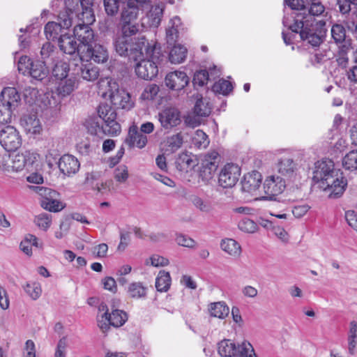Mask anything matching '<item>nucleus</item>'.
Segmentation results:
<instances>
[{
	"mask_svg": "<svg viewBox=\"0 0 357 357\" xmlns=\"http://www.w3.org/2000/svg\"><path fill=\"white\" fill-rule=\"evenodd\" d=\"M139 31V24L137 23L120 22V33L117 37L138 40L139 37H144L139 34L137 35Z\"/></svg>",
	"mask_w": 357,
	"mask_h": 357,
	"instance_id": "nucleus-33",
	"label": "nucleus"
},
{
	"mask_svg": "<svg viewBox=\"0 0 357 357\" xmlns=\"http://www.w3.org/2000/svg\"><path fill=\"white\" fill-rule=\"evenodd\" d=\"M106 320H107L112 326L119 328L122 326L127 321L128 314L123 310L112 309V312Z\"/></svg>",
	"mask_w": 357,
	"mask_h": 357,
	"instance_id": "nucleus-36",
	"label": "nucleus"
},
{
	"mask_svg": "<svg viewBox=\"0 0 357 357\" xmlns=\"http://www.w3.org/2000/svg\"><path fill=\"white\" fill-rule=\"evenodd\" d=\"M210 80V74L206 70H201L195 73L193 77L195 86H203Z\"/></svg>",
	"mask_w": 357,
	"mask_h": 357,
	"instance_id": "nucleus-53",
	"label": "nucleus"
},
{
	"mask_svg": "<svg viewBox=\"0 0 357 357\" xmlns=\"http://www.w3.org/2000/svg\"><path fill=\"white\" fill-rule=\"evenodd\" d=\"M147 137L138 131L136 126L130 128L128 137L126 139V142L130 147L137 146L139 149L144 148L147 144Z\"/></svg>",
	"mask_w": 357,
	"mask_h": 357,
	"instance_id": "nucleus-29",
	"label": "nucleus"
},
{
	"mask_svg": "<svg viewBox=\"0 0 357 357\" xmlns=\"http://www.w3.org/2000/svg\"><path fill=\"white\" fill-rule=\"evenodd\" d=\"M129 176L128 167L126 165H120L114 170V178L119 183H124Z\"/></svg>",
	"mask_w": 357,
	"mask_h": 357,
	"instance_id": "nucleus-57",
	"label": "nucleus"
},
{
	"mask_svg": "<svg viewBox=\"0 0 357 357\" xmlns=\"http://www.w3.org/2000/svg\"><path fill=\"white\" fill-rule=\"evenodd\" d=\"M159 92V86L155 84H149L141 94L143 100H153Z\"/></svg>",
	"mask_w": 357,
	"mask_h": 357,
	"instance_id": "nucleus-54",
	"label": "nucleus"
},
{
	"mask_svg": "<svg viewBox=\"0 0 357 357\" xmlns=\"http://www.w3.org/2000/svg\"><path fill=\"white\" fill-rule=\"evenodd\" d=\"M195 144L198 147H206L209 144L208 135L201 130L196 132V137L194 139Z\"/></svg>",
	"mask_w": 357,
	"mask_h": 357,
	"instance_id": "nucleus-59",
	"label": "nucleus"
},
{
	"mask_svg": "<svg viewBox=\"0 0 357 357\" xmlns=\"http://www.w3.org/2000/svg\"><path fill=\"white\" fill-rule=\"evenodd\" d=\"M128 294L133 298H144L146 295V288L140 282H133L129 285Z\"/></svg>",
	"mask_w": 357,
	"mask_h": 357,
	"instance_id": "nucleus-46",
	"label": "nucleus"
},
{
	"mask_svg": "<svg viewBox=\"0 0 357 357\" xmlns=\"http://www.w3.org/2000/svg\"><path fill=\"white\" fill-rule=\"evenodd\" d=\"M50 66L52 67V75L56 79H61L68 76L69 66L67 63L59 59L55 63Z\"/></svg>",
	"mask_w": 357,
	"mask_h": 357,
	"instance_id": "nucleus-39",
	"label": "nucleus"
},
{
	"mask_svg": "<svg viewBox=\"0 0 357 357\" xmlns=\"http://www.w3.org/2000/svg\"><path fill=\"white\" fill-rule=\"evenodd\" d=\"M346 76L351 84H357V65H354L347 70Z\"/></svg>",
	"mask_w": 357,
	"mask_h": 357,
	"instance_id": "nucleus-64",
	"label": "nucleus"
},
{
	"mask_svg": "<svg viewBox=\"0 0 357 357\" xmlns=\"http://www.w3.org/2000/svg\"><path fill=\"white\" fill-rule=\"evenodd\" d=\"M21 124L27 133L36 135L42 131V125L36 114L24 115L21 119Z\"/></svg>",
	"mask_w": 357,
	"mask_h": 357,
	"instance_id": "nucleus-27",
	"label": "nucleus"
},
{
	"mask_svg": "<svg viewBox=\"0 0 357 357\" xmlns=\"http://www.w3.org/2000/svg\"><path fill=\"white\" fill-rule=\"evenodd\" d=\"M192 200L193 204L200 211L204 212H208L210 211V205L204 202V200L202 198L195 196L192 198Z\"/></svg>",
	"mask_w": 357,
	"mask_h": 357,
	"instance_id": "nucleus-63",
	"label": "nucleus"
},
{
	"mask_svg": "<svg viewBox=\"0 0 357 357\" xmlns=\"http://www.w3.org/2000/svg\"><path fill=\"white\" fill-rule=\"evenodd\" d=\"M81 52V60L82 61H93L95 63H104L107 62L109 54L107 49L95 42L89 47L82 46L79 49Z\"/></svg>",
	"mask_w": 357,
	"mask_h": 357,
	"instance_id": "nucleus-10",
	"label": "nucleus"
},
{
	"mask_svg": "<svg viewBox=\"0 0 357 357\" xmlns=\"http://www.w3.org/2000/svg\"><path fill=\"white\" fill-rule=\"evenodd\" d=\"M284 3L292 10L289 15H285L284 17H290L294 12L306 11V5L304 0H284Z\"/></svg>",
	"mask_w": 357,
	"mask_h": 357,
	"instance_id": "nucleus-51",
	"label": "nucleus"
},
{
	"mask_svg": "<svg viewBox=\"0 0 357 357\" xmlns=\"http://www.w3.org/2000/svg\"><path fill=\"white\" fill-rule=\"evenodd\" d=\"M109 97L112 104L116 109L130 110L134 106L130 93L124 89H117L110 93Z\"/></svg>",
	"mask_w": 357,
	"mask_h": 357,
	"instance_id": "nucleus-17",
	"label": "nucleus"
},
{
	"mask_svg": "<svg viewBox=\"0 0 357 357\" xmlns=\"http://www.w3.org/2000/svg\"><path fill=\"white\" fill-rule=\"evenodd\" d=\"M357 338V322L352 321L350 323V328L348 336V349L350 354H354L356 346Z\"/></svg>",
	"mask_w": 357,
	"mask_h": 357,
	"instance_id": "nucleus-45",
	"label": "nucleus"
},
{
	"mask_svg": "<svg viewBox=\"0 0 357 357\" xmlns=\"http://www.w3.org/2000/svg\"><path fill=\"white\" fill-rule=\"evenodd\" d=\"M75 71L77 75L88 82L96 80L100 75L99 68L95 66L91 63L86 64L82 63L80 66L77 65Z\"/></svg>",
	"mask_w": 357,
	"mask_h": 357,
	"instance_id": "nucleus-23",
	"label": "nucleus"
},
{
	"mask_svg": "<svg viewBox=\"0 0 357 357\" xmlns=\"http://www.w3.org/2000/svg\"><path fill=\"white\" fill-rule=\"evenodd\" d=\"M332 39L337 48L344 46H351V39L347 36L344 26L340 24H334L331 29Z\"/></svg>",
	"mask_w": 357,
	"mask_h": 357,
	"instance_id": "nucleus-24",
	"label": "nucleus"
},
{
	"mask_svg": "<svg viewBox=\"0 0 357 357\" xmlns=\"http://www.w3.org/2000/svg\"><path fill=\"white\" fill-rule=\"evenodd\" d=\"M42 62L48 66L55 63L59 59V52L57 48L50 42L44 43L40 50Z\"/></svg>",
	"mask_w": 357,
	"mask_h": 357,
	"instance_id": "nucleus-28",
	"label": "nucleus"
},
{
	"mask_svg": "<svg viewBox=\"0 0 357 357\" xmlns=\"http://www.w3.org/2000/svg\"><path fill=\"white\" fill-rule=\"evenodd\" d=\"M145 1L146 0H128L123 8L120 22L136 23L135 21L139 14L138 4Z\"/></svg>",
	"mask_w": 357,
	"mask_h": 357,
	"instance_id": "nucleus-21",
	"label": "nucleus"
},
{
	"mask_svg": "<svg viewBox=\"0 0 357 357\" xmlns=\"http://www.w3.org/2000/svg\"><path fill=\"white\" fill-rule=\"evenodd\" d=\"M47 64L40 61H31L28 75L37 81H42L45 79L49 74Z\"/></svg>",
	"mask_w": 357,
	"mask_h": 357,
	"instance_id": "nucleus-31",
	"label": "nucleus"
},
{
	"mask_svg": "<svg viewBox=\"0 0 357 357\" xmlns=\"http://www.w3.org/2000/svg\"><path fill=\"white\" fill-rule=\"evenodd\" d=\"M147 43H149L145 37H139L138 40L116 37L114 41V46L116 53L121 56L137 61L139 59L144 56L142 50L146 49Z\"/></svg>",
	"mask_w": 357,
	"mask_h": 357,
	"instance_id": "nucleus-3",
	"label": "nucleus"
},
{
	"mask_svg": "<svg viewBox=\"0 0 357 357\" xmlns=\"http://www.w3.org/2000/svg\"><path fill=\"white\" fill-rule=\"evenodd\" d=\"M176 241L179 245L187 248H193L195 244L192 238L183 234H178L176 236Z\"/></svg>",
	"mask_w": 357,
	"mask_h": 357,
	"instance_id": "nucleus-60",
	"label": "nucleus"
},
{
	"mask_svg": "<svg viewBox=\"0 0 357 357\" xmlns=\"http://www.w3.org/2000/svg\"><path fill=\"white\" fill-rule=\"evenodd\" d=\"M165 82L169 89L181 91L189 84L190 78L185 72L176 70L169 73L165 77Z\"/></svg>",
	"mask_w": 357,
	"mask_h": 357,
	"instance_id": "nucleus-16",
	"label": "nucleus"
},
{
	"mask_svg": "<svg viewBox=\"0 0 357 357\" xmlns=\"http://www.w3.org/2000/svg\"><path fill=\"white\" fill-rule=\"evenodd\" d=\"M345 219L348 225L357 231V213L352 210L346 211Z\"/></svg>",
	"mask_w": 357,
	"mask_h": 357,
	"instance_id": "nucleus-61",
	"label": "nucleus"
},
{
	"mask_svg": "<svg viewBox=\"0 0 357 357\" xmlns=\"http://www.w3.org/2000/svg\"><path fill=\"white\" fill-rule=\"evenodd\" d=\"M66 339L65 337L61 338L57 344L54 357H66Z\"/></svg>",
	"mask_w": 357,
	"mask_h": 357,
	"instance_id": "nucleus-62",
	"label": "nucleus"
},
{
	"mask_svg": "<svg viewBox=\"0 0 357 357\" xmlns=\"http://www.w3.org/2000/svg\"><path fill=\"white\" fill-rule=\"evenodd\" d=\"M77 86V81L75 77L60 79L56 87V92L61 98L69 96Z\"/></svg>",
	"mask_w": 357,
	"mask_h": 357,
	"instance_id": "nucleus-32",
	"label": "nucleus"
},
{
	"mask_svg": "<svg viewBox=\"0 0 357 357\" xmlns=\"http://www.w3.org/2000/svg\"><path fill=\"white\" fill-rule=\"evenodd\" d=\"M277 169L280 176L290 178L294 175L297 165L290 157L282 156L278 161Z\"/></svg>",
	"mask_w": 357,
	"mask_h": 357,
	"instance_id": "nucleus-26",
	"label": "nucleus"
},
{
	"mask_svg": "<svg viewBox=\"0 0 357 357\" xmlns=\"http://www.w3.org/2000/svg\"><path fill=\"white\" fill-rule=\"evenodd\" d=\"M335 175L334 174L332 176L329 177L326 184L320 185V188L324 190H331L330 197L333 198H337L342 196L347 185V179L342 176L339 177L337 172H335Z\"/></svg>",
	"mask_w": 357,
	"mask_h": 357,
	"instance_id": "nucleus-15",
	"label": "nucleus"
},
{
	"mask_svg": "<svg viewBox=\"0 0 357 357\" xmlns=\"http://www.w3.org/2000/svg\"><path fill=\"white\" fill-rule=\"evenodd\" d=\"M175 165L179 171L188 172V170L193 169L197 165V162L192 153L183 152L178 155Z\"/></svg>",
	"mask_w": 357,
	"mask_h": 357,
	"instance_id": "nucleus-30",
	"label": "nucleus"
},
{
	"mask_svg": "<svg viewBox=\"0 0 357 357\" xmlns=\"http://www.w3.org/2000/svg\"><path fill=\"white\" fill-rule=\"evenodd\" d=\"M20 102V96L14 87H6L3 89L0 95V122L10 123L13 111Z\"/></svg>",
	"mask_w": 357,
	"mask_h": 357,
	"instance_id": "nucleus-4",
	"label": "nucleus"
},
{
	"mask_svg": "<svg viewBox=\"0 0 357 357\" xmlns=\"http://www.w3.org/2000/svg\"><path fill=\"white\" fill-rule=\"evenodd\" d=\"M73 13L71 10L61 12L58 15V22H49L44 28V32L47 40H58L61 34H66L73 24Z\"/></svg>",
	"mask_w": 357,
	"mask_h": 357,
	"instance_id": "nucleus-6",
	"label": "nucleus"
},
{
	"mask_svg": "<svg viewBox=\"0 0 357 357\" xmlns=\"http://www.w3.org/2000/svg\"><path fill=\"white\" fill-rule=\"evenodd\" d=\"M164 56L160 52V47L156 43H147L144 56L136 61L135 70L136 75L146 80H151L158 73V65L162 61Z\"/></svg>",
	"mask_w": 357,
	"mask_h": 357,
	"instance_id": "nucleus-2",
	"label": "nucleus"
},
{
	"mask_svg": "<svg viewBox=\"0 0 357 357\" xmlns=\"http://www.w3.org/2000/svg\"><path fill=\"white\" fill-rule=\"evenodd\" d=\"M163 16V8L159 6H156L150 11L149 18L151 22V26L158 27L161 22Z\"/></svg>",
	"mask_w": 357,
	"mask_h": 357,
	"instance_id": "nucleus-52",
	"label": "nucleus"
},
{
	"mask_svg": "<svg viewBox=\"0 0 357 357\" xmlns=\"http://www.w3.org/2000/svg\"><path fill=\"white\" fill-rule=\"evenodd\" d=\"M51 215L47 213H41L36 217L35 222L40 229L46 231L51 225Z\"/></svg>",
	"mask_w": 357,
	"mask_h": 357,
	"instance_id": "nucleus-55",
	"label": "nucleus"
},
{
	"mask_svg": "<svg viewBox=\"0 0 357 357\" xmlns=\"http://www.w3.org/2000/svg\"><path fill=\"white\" fill-rule=\"evenodd\" d=\"M31 61L27 56H22L17 63V69L19 73L22 75H28Z\"/></svg>",
	"mask_w": 357,
	"mask_h": 357,
	"instance_id": "nucleus-58",
	"label": "nucleus"
},
{
	"mask_svg": "<svg viewBox=\"0 0 357 357\" xmlns=\"http://www.w3.org/2000/svg\"><path fill=\"white\" fill-rule=\"evenodd\" d=\"M308 13L294 12L290 17H284L282 20L284 26L287 27L291 33L282 32V39L286 45L293 43L295 33H298L301 40L307 42L312 47H319L324 41L326 36V23L324 21H316L314 16L321 15L325 10L324 6L319 1L311 3Z\"/></svg>",
	"mask_w": 357,
	"mask_h": 357,
	"instance_id": "nucleus-1",
	"label": "nucleus"
},
{
	"mask_svg": "<svg viewBox=\"0 0 357 357\" xmlns=\"http://www.w3.org/2000/svg\"><path fill=\"white\" fill-rule=\"evenodd\" d=\"M262 176L257 171H252L243 176L241 181L242 190L243 192L252 194L260 186Z\"/></svg>",
	"mask_w": 357,
	"mask_h": 357,
	"instance_id": "nucleus-22",
	"label": "nucleus"
},
{
	"mask_svg": "<svg viewBox=\"0 0 357 357\" xmlns=\"http://www.w3.org/2000/svg\"><path fill=\"white\" fill-rule=\"evenodd\" d=\"M212 90L215 93L227 96L233 91V85L229 81L221 79L213 85Z\"/></svg>",
	"mask_w": 357,
	"mask_h": 357,
	"instance_id": "nucleus-42",
	"label": "nucleus"
},
{
	"mask_svg": "<svg viewBox=\"0 0 357 357\" xmlns=\"http://www.w3.org/2000/svg\"><path fill=\"white\" fill-rule=\"evenodd\" d=\"M241 175V168L233 163H227L221 169L218 183L224 188H231L236 185Z\"/></svg>",
	"mask_w": 357,
	"mask_h": 357,
	"instance_id": "nucleus-12",
	"label": "nucleus"
},
{
	"mask_svg": "<svg viewBox=\"0 0 357 357\" xmlns=\"http://www.w3.org/2000/svg\"><path fill=\"white\" fill-rule=\"evenodd\" d=\"M187 48L183 45H174L169 54V60L172 63L178 64L183 63L187 56Z\"/></svg>",
	"mask_w": 357,
	"mask_h": 357,
	"instance_id": "nucleus-34",
	"label": "nucleus"
},
{
	"mask_svg": "<svg viewBox=\"0 0 357 357\" xmlns=\"http://www.w3.org/2000/svg\"><path fill=\"white\" fill-rule=\"evenodd\" d=\"M22 143L21 135L14 126L7 125L0 129V144L6 151H15Z\"/></svg>",
	"mask_w": 357,
	"mask_h": 357,
	"instance_id": "nucleus-9",
	"label": "nucleus"
},
{
	"mask_svg": "<svg viewBox=\"0 0 357 357\" xmlns=\"http://www.w3.org/2000/svg\"><path fill=\"white\" fill-rule=\"evenodd\" d=\"M58 44L60 50L65 54H73L77 53L81 59L80 45L68 33L61 34L59 38Z\"/></svg>",
	"mask_w": 357,
	"mask_h": 357,
	"instance_id": "nucleus-25",
	"label": "nucleus"
},
{
	"mask_svg": "<svg viewBox=\"0 0 357 357\" xmlns=\"http://www.w3.org/2000/svg\"><path fill=\"white\" fill-rule=\"evenodd\" d=\"M218 351L222 357H258L252 345L246 340L236 345L231 340L225 339L218 343Z\"/></svg>",
	"mask_w": 357,
	"mask_h": 357,
	"instance_id": "nucleus-5",
	"label": "nucleus"
},
{
	"mask_svg": "<svg viewBox=\"0 0 357 357\" xmlns=\"http://www.w3.org/2000/svg\"><path fill=\"white\" fill-rule=\"evenodd\" d=\"M121 0H103L104 8L107 15H116L120 8Z\"/></svg>",
	"mask_w": 357,
	"mask_h": 357,
	"instance_id": "nucleus-49",
	"label": "nucleus"
},
{
	"mask_svg": "<svg viewBox=\"0 0 357 357\" xmlns=\"http://www.w3.org/2000/svg\"><path fill=\"white\" fill-rule=\"evenodd\" d=\"M220 246L222 250L231 256H239L241 252V248L239 243L231 238L222 240Z\"/></svg>",
	"mask_w": 357,
	"mask_h": 357,
	"instance_id": "nucleus-38",
	"label": "nucleus"
},
{
	"mask_svg": "<svg viewBox=\"0 0 357 357\" xmlns=\"http://www.w3.org/2000/svg\"><path fill=\"white\" fill-rule=\"evenodd\" d=\"M41 206L43 208L51 212H59L64 208L63 203L59 201L56 197L54 199L43 198Z\"/></svg>",
	"mask_w": 357,
	"mask_h": 357,
	"instance_id": "nucleus-43",
	"label": "nucleus"
},
{
	"mask_svg": "<svg viewBox=\"0 0 357 357\" xmlns=\"http://www.w3.org/2000/svg\"><path fill=\"white\" fill-rule=\"evenodd\" d=\"M98 114L104 121L103 131L110 135H117L121 132V125L116 121V112L107 104H100L98 107Z\"/></svg>",
	"mask_w": 357,
	"mask_h": 357,
	"instance_id": "nucleus-8",
	"label": "nucleus"
},
{
	"mask_svg": "<svg viewBox=\"0 0 357 357\" xmlns=\"http://www.w3.org/2000/svg\"><path fill=\"white\" fill-rule=\"evenodd\" d=\"M286 187L284 178L280 176H271L264 183L266 198L269 200H275V197L280 195Z\"/></svg>",
	"mask_w": 357,
	"mask_h": 357,
	"instance_id": "nucleus-13",
	"label": "nucleus"
},
{
	"mask_svg": "<svg viewBox=\"0 0 357 357\" xmlns=\"http://www.w3.org/2000/svg\"><path fill=\"white\" fill-rule=\"evenodd\" d=\"M24 289L33 300L38 299L42 292L40 284L36 282L26 283L24 287Z\"/></svg>",
	"mask_w": 357,
	"mask_h": 357,
	"instance_id": "nucleus-50",
	"label": "nucleus"
},
{
	"mask_svg": "<svg viewBox=\"0 0 357 357\" xmlns=\"http://www.w3.org/2000/svg\"><path fill=\"white\" fill-rule=\"evenodd\" d=\"M238 227L242 231L252 234L257 231L259 227L252 220L248 218L241 219L238 224Z\"/></svg>",
	"mask_w": 357,
	"mask_h": 357,
	"instance_id": "nucleus-48",
	"label": "nucleus"
},
{
	"mask_svg": "<svg viewBox=\"0 0 357 357\" xmlns=\"http://www.w3.org/2000/svg\"><path fill=\"white\" fill-rule=\"evenodd\" d=\"M171 276L169 272L160 271L155 279V288L160 292H167L171 286Z\"/></svg>",
	"mask_w": 357,
	"mask_h": 357,
	"instance_id": "nucleus-35",
	"label": "nucleus"
},
{
	"mask_svg": "<svg viewBox=\"0 0 357 357\" xmlns=\"http://www.w3.org/2000/svg\"><path fill=\"white\" fill-rule=\"evenodd\" d=\"M220 158V154L215 150L208 151L202 156L199 176L204 183H209L213 178Z\"/></svg>",
	"mask_w": 357,
	"mask_h": 357,
	"instance_id": "nucleus-7",
	"label": "nucleus"
},
{
	"mask_svg": "<svg viewBox=\"0 0 357 357\" xmlns=\"http://www.w3.org/2000/svg\"><path fill=\"white\" fill-rule=\"evenodd\" d=\"M58 167L64 176H71L79 171L80 164L75 156L65 154L60 158Z\"/></svg>",
	"mask_w": 357,
	"mask_h": 357,
	"instance_id": "nucleus-20",
	"label": "nucleus"
},
{
	"mask_svg": "<svg viewBox=\"0 0 357 357\" xmlns=\"http://www.w3.org/2000/svg\"><path fill=\"white\" fill-rule=\"evenodd\" d=\"M208 310L211 317L221 319L227 317L229 312V307L222 301L211 303Z\"/></svg>",
	"mask_w": 357,
	"mask_h": 357,
	"instance_id": "nucleus-37",
	"label": "nucleus"
},
{
	"mask_svg": "<svg viewBox=\"0 0 357 357\" xmlns=\"http://www.w3.org/2000/svg\"><path fill=\"white\" fill-rule=\"evenodd\" d=\"M342 165L348 170L357 169V149L352 150L345 155L342 159Z\"/></svg>",
	"mask_w": 357,
	"mask_h": 357,
	"instance_id": "nucleus-44",
	"label": "nucleus"
},
{
	"mask_svg": "<svg viewBox=\"0 0 357 357\" xmlns=\"http://www.w3.org/2000/svg\"><path fill=\"white\" fill-rule=\"evenodd\" d=\"M183 143V137L181 132L168 137L166 141L167 151L174 153L182 146Z\"/></svg>",
	"mask_w": 357,
	"mask_h": 357,
	"instance_id": "nucleus-41",
	"label": "nucleus"
},
{
	"mask_svg": "<svg viewBox=\"0 0 357 357\" xmlns=\"http://www.w3.org/2000/svg\"><path fill=\"white\" fill-rule=\"evenodd\" d=\"M180 18L177 16L171 20L172 26L166 31L167 42L169 45L174 43L178 38V29L176 26L180 23Z\"/></svg>",
	"mask_w": 357,
	"mask_h": 357,
	"instance_id": "nucleus-47",
	"label": "nucleus"
},
{
	"mask_svg": "<svg viewBox=\"0 0 357 357\" xmlns=\"http://www.w3.org/2000/svg\"><path fill=\"white\" fill-rule=\"evenodd\" d=\"M158 119L163 128L171 129L181 123V112L174 107L165 108L158 113Z\"/></svg>",
	"mask_w": 357,
	"mask_h": 357,
	"instance_id": "nucleus-14",
	"label": "nucleus"
},
{
	"mask_svg": "<svg viewBox=\"0 0 357 357\" xmlns=\"http://www.w3.org/2000/svg\"><path fill=\"white\" fill-rule=\"evenodd\" d=\"M335 172L334 163L331 160H319L314 163L312 180L315 183L324 185Z\"/></svg>",
	"mask_w": 357,
	"mask_h": 357,
	"instance_id": "nucleus-11",
	"label": "nucleus"
},
{
	"mask_svg": "<svg viewBox=\"0 0 357 357\" xmlns=\"http://www.w3.org/2000/svg\"><path fill=\"white\" fill-rule=\"evenodd\" d=\"M194 112L199 116H207L211 114V108L204 103L202 99H198L194 107Z\"/></svg>",
	"mask_w": 357,
	"mask_h": 357,
	"instance_id": "nucleus-56",
	"label": "nucleus"
},
{
	"mask_svg": "<svg viewBox=\"0 0 357 357\" xmlns=\"http://www.w3.org/2000/svg\"><path fill=\"white\" fill-rule=\"evenodd\" d=\"M73 35L75 38L79 42L80 47L82 46L87 47L95 42L93 30L89 24L84 23L77 24L74 27Z\"/></svg>",
	"mask_w": 357,
	"mask_h": 357,
	"instance_id": "nucleus-18",
	"label": "nucleus"
},
{
	"mask_svg": "<svg viewBox=\"0 0 357 357\" xmlns=\"http://www.w3.org/2000/svg\"><path fill=\"white\" fill-rule=\"evenodd\" d=\"M38 154L30 151H25L16 154L13 159L12 168L16 172H20L24 168L31 167L37 160Z\"/></svg>",
	"mask_w": 357,
	"mask_h": 357,
	"instance_id": "nucleus-19",
	"label": "nucleus"
},
{
	"mask_svg": "<svg viewBox=\"0 0 357 357\" xmlns=\"http://www.w3.org/2000/svg\"><path fill=\"white\" fill-rule=\"evenodd\" d=\"M351 49V46H342V47L337 48V52L335 54V61L337 66L341 68H347L349 64V56L348 53Z\"/></svg>",
	"mask_w": 357,
	"mask_h": 357,
	"instance_id": "nucleus-40",
	"label": "nucleus"
}]
</instances>
